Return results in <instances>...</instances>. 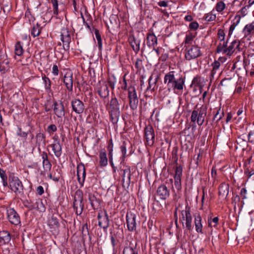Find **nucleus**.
Here are the masks:
<instances>
[{"mask_svg":"<svg viewBox=\"0 0 254 254\" xmlns=\"http://www.w3.org/2000/svg\"><path fill=\"white\" fill-rule=\"evenodd\" d=\"M184 78L180 77L176 79L174 71H170L165 75L164 83L167 85L169 90L172 89L174 92L179 94L183 91L184 85Z\"/></svg>","mask_w":254,"mask_h":254,"instance_id":"1","label":"nucleus"},{"mask_svg":"<svg viewBox=\"0 0 254 254\" xmlns=\"http://www.w3.org/2000/svg\"><path fill=\"white\" fill-rule=\"evenodd\" d=\"M227 44V42L220 43L216 49L217 53L226 55L227 57H230L236 50L240 51V42L239 41L234 40L228 46Z\"/></svg>","mask_w":254,"mask_h":254,"instance_id":"2","label":"nucleus"},{"mask_svg":"<svg viewBox=\"0 0 254 254\" xmlns=\"http://www.w3.org/2000/svg\"><path fill=\"white\" fill-rule=\"evenodd\" d=\"M8 186L10 190L14 193L15 195L21 196L23 194L24 187L22 182L17 177L13 175H9Z\"/></svg>","mask_w":254,"mask_h":254,"instance_id":"3","label":"nucleus"},{"mask_svg":"<svg viewBox=\"0 0 254 254\" xmlns=\"http://www.w3.org/2000/svg\"><path fill=\"white\" fill-rule=\"evenodd\" d=\"M73 207L77 215L81 214L84 207L83 192L77 190L74 194Z\"/></svg>","mask_w":254,"mask_h":254,"instance_id":"4","label":"nucleus"},{"mask_svg":"<svg viewBox=\"0 0 254 254\" xmlns=\"http://www.w3.org/2000/svg\"><path fill=\"white\" fill-rule=\"evenodd\" d=\"M207 113V108L202 106L197 110H193L191 113V122H197L199 126H201L204 122V119Z\"/></svg>","mask_w":254,"mask_h":254,"instance_id":"5","label":"nucleus"},{"mask_svg":"<svg viewBox=\"0 0 254 254\" xmlns=\"http://www.w3.org/2000/svg\"><path fill=\"white\" fill-rule=\"evenodd\" d=\"M185 50V59L188 61H190L196 59L201 55L200 48L196 45L186 46Z\"/></svg>","mask_w":254,"mask_h":254,"instance_id":"6","label":"nucleus"},{"mask_svg":"<svg viewBox=\"0 0 254 254\" xmlns=\"http://www.w3.org/2000/svg\"><path fill=\"white\" fill-rule=\"evenodd\" d=\"M205 84V79L200 76L195 77L191 82L190 89L194 95H199L201 93L203 86Z\"/></svg>","mask_w":254,"mask_h":254,"instance_id":"7","label":"nucleus"},{"mask_svg":"<svg viewBox=\"0 0 254 254\" xmlns=\"http://www.w3.org/2000/svg\"><path fill=\"white\" fill-rule=\"evenodd\" d=\"M182 220L185 221L186 227L188 230H190L192 228V217L190 214V207L188 203L186 205V210L182 211Z\"/></svg>","mask_w":254,"mask_h":254,"instance_id":"8","label":"nucleus"},{"mask_svg":"<svg viewBox=\"0 0 254 254\" xmlns=\"http://www.w3.org/2000/svg\"><path fill=\"white\" fill-rule=\"evenodd\" d=\"M63 81L67 90L71 92L73 89V73L70 69L64 70Z\"/></svg>","mask_w":254,"mask_h":254,"instance_id":"9","label":"nucleus"},{"mask_svg":"<svg viewBox=\"0 0 254 254\" xmlns=\"http://www.w3.org/2000/svg\"><path fill=\"white\" fill-rule=\"evenodd\" d=\"M61 36L64 49L67 50L69 48V44L71 41V32L66 27H64L62 29Z\"/></svg>","mask_w":254,"mask_h":254,"instance_id":"10","label":"nucleus"},{"mask_svg":"<svg viewBox=\"0 0 254 254\" xmlns=\"http://www.w3.org/2000/svg\"><path fill=\"white\" fill-rule=\"evenodd\" d=\"M7 217L12 224L17 225L20 223V216L13 208L7 209Z\"/></svg>","mask_w":254,"mask_h":254,"instance_id":"11","label":"nucleus"},{"mask_svg":"<svg viewBox=\"0 0 254 254\" xmlns=\"http://www.w3.org/2000/svg\"><path fill=\"white\" fill-rule=\"evenodd\" d=\"M144 135L147 144L150 146H152L155 141V133L151 126H148L145 127Z\"/></svg>","mask_w":254,"mask_h":254,"instance_id":"12","label":"nucleus"},{"mask_svg":"<svg viewBox=\"0 0 254 254\" xmlns=\"http://www.w3.org/2000/svg\"><path fill=\"white\" fill-rule=\"evenodd\" d=\"M98 220V225L103 229L104 232H106L109 226L110 221L108 214L106 210H104V215H101V213H98L97 215Z\"/></svg>","mask_w":254,"mask_h":254,"instance_id":"13","label":"nucleus"},{"mask_svg":"<svg viewBox=\"0 0 254 254\" xmlns=\"http://www.w3.org/2000/svg\"><path fill=\"white\" fill-rule=\"evenodd\" d=\"M126 222L128 230L132 232L136 230V215L131 212H127L126 214Z\"/></svg>","mask_w":254,"mask_h":254,"instance_id":"14","label":"nucleus"},{"mask_svg":"<svg viewBox=\"0 0 254 254\" xmlns=\"http://www.w3.org/2000/svg\"><path fill=\"white\" fill-rule=\"evenodd\" d=\"M86 170L83 164L81 163L77 166V180L81 187H83L86 178Z\"/></svg>","mask_w":254,"mask_h":254,"instance_id":"15","label":"nucleus"},{"mask_svg":"<svg viewBox=\"0 0 254 254\" xmlns=\"http://www.w3.org/2000/svg\"><path fill=\"white\" fill-rule=\"evenodd\" d=\"M157 194L161 199L165 200L170 196V190L165 185H161L157 189Z\"/></svg>","mask_w":254,"mask_h":254,"instance_id":"16","label":"nucleus"},{"mask_svg":"<svg viewBox=\"0 0 254 254\" xmlns=\"http://www.w3.org/2000/svg\"><path fill=\"white\" fill-rule=\"evenodd\" d=\"M73 110L77 114L82 113L84 110L83 103L79 100L75 99L71 102Z\"/></svg>","mask_w":254,"mask_h":254,"instance_id":"17","label":"nucleus"},{"mask_svg":"<svg viewBox=\"0 0 254 254\" xmlns=\"http://www.w3.org/2000/svg\"><path fill=\"white\" fill-rule=\"evenodd\" d=\"M51 146L55 156L59 158L62 154V148L60 141L56 140L53 144H51Z\"/></svg>","mask_w":254,"mask_h":254,"instance_id":"18","label":"nucleus"},{"mask_svg":"<svg viewBox=\"0 0 254 254\" xmlns=\"http://www.w3.org/2000/svg\"><path fill=\"white\" fill-rule=\"evenodd\" d=\"M43 167L45 171H50L52 168V164L49 160L47 153L44 151L41 154Z\"/></svg>","mask_w":254,"mask_h":254,"instance_id":"19","label":"nucleus"},{"mask_svg":"<svg viewBox=\"0 0 254 254\" xmlns=\"http://www.w3.org/2000/svg\"><path fill=\"white\" fill-rule=\"evenodd\" d=\"M194 218V225L195 231L198 233H202V219L199 213H196L193 214Z\"/></svg>","mask_w":254,"mask_h":254,"instance_id":"20","label":"nucleus"},{"mask_svg":"<svg viewBox=\"0 0 254 254\" xmlns=\"http://www.w3.org/2000/svg\"><path fill=\"white\" fill-rule=\"evenodd\" d=\"M88 199L91 206L94 210L99 208L100 205V199L97 198L94 194L91 193H89Z\"/></svg>","mask_w":254,"mask_h":254,"instance_id":"21","label":"nucleus"},{"mask_svg":"<svg viewBox=\"0 0 254 254\" xmlns=\"http://www.w3.org/2000/svg\"><path fill=\"white\" fill-rule=\"evenodd\" d=\"M128 41L134 52L138 53L140 50V41L135 39L133 35H130L128 38Z\"/></svg>","mask_w":254,"mask_h":254,"instance_id":"22","label":"nucleus"},{"mask_svg":"<svg viewBox=\"0 0 254 254\" xmlns=\"http://www.w3.org/2000/svg\"><path fill=\"white\" fill-rule=\"evenodd\" d=\"M99 156L100 158V166L102 167L106 166L108 164V158L106 151L105 149H102L100 150Z\"/></svg>","mask_w":254,"mask_h":254,"instance_id":"23","label":"nucleus"},{"mask_svg":"<svg viewBox=\"0 0 254 254\" xmlns=\"http://www.w3.org/2000/svg\"><path fill=\"white\" fill-rule=\"evenodd\" d=\"M146 40L149 47L155 48L157 45V38L153 33L148 34Z\"/></svg>","mask_w":254,"mask_h":254,"instance_id":"24","label":"nucleus"},{"mask_svg":"<svg viewBox=\"0 0 254 254\" xmlns=\"http://www.w3.org/2000/svg\"><path fill=\"white\" fill-rule=\"evenodd\" d=\"M243 32L245 37H251L254 33V21L247 24L245 26Z\"/></svg>","mask_w":254,"mask_h":254,"instance_id":"25","label":"nucleus"},{"mask_svg":"<svg viewBox=\"0 0 254 254\" xmlns=\"http://www.w3.org/2000/svg\"><path fill=\"white\" fill-rule=\"evenodd\" d=\"M136 245V243L134 246L130 244L128 246L125 247L123 250V254H138Z\"/></svg>","mask_w":254,"mask_h":254,"instance_id":"26","label":"nucleus"},{"mask_svg":"<svg viewBox=\"0 0 254 254\" xmlns=\"http://www.w3.org/2000/svg\"><path fill=\"white\" fill-rule=\"evenodd\" d=\"M10 234L6 231L0 232V245H5L10 241Z\"/></svg>","mask_w":254,"mask_h":254,"instance_id":"27","label":"nucleus"},{"mask_svg":"<svg viewBox=\"0 0 254 254\" xmlns=\"http://www.w3.org/2000/svg\"><path fill=\"white\" fill-rule=\"evenodd\" d=\"M54 112L57 116L61 118L64 115V106L62 104L54 103Z\"/></svg>","mask_w":254,"mask_h":254,"instance_id":"28","label":"nucleus"},{"mask_svg":"<svg viewBox=\"0 0 254 254\" xmlns=\"http://www.w3.org/2000/svg\"><path fill=\"white\" fill-rule=\"evenodd\" d=\"M229 191V186L226 184H222L219 188V195L223 197H226Z\"/></svg>","mask_w":254,"mask_h":254,"instance_id":"29","label":"nucleus"},{"mask_svg":"<svg viewBox=\"0 0 254 254\" xmlns=\"http://www.w3.org/2000/svg\"><path fill=\"white\" fill-rule=\"evenodd\" d=\"M110 114L111 121L113 124H116L118 122L120 115V110H111Z\"/></svg>","mask_w":254,"mask_h":254,"instance_id":"30","label":"nucleus"},{"mask_svg":"<svg viewBox=\"0 0 254 254\" xmlns=\"http://www.w3.org/2000/svg\"><path fill=\"white\" fill-rule=\"evenodd\" d=\"M45 138H46L45 135L42 132H39L36 134V143L38 146L39 150H40V145H42L45 146L46 145Z\"/></svg>","mask_w":254,"mask_h":254,"instance_id":"31","label":"nucleus"},{"mask_svg":"<svg viewBox=\"0 0 254 254\" xmlns=\"http://www.w3.org/2000/svg\"><path fill=\"white\" fill-rule=\"evenodd\" d=\"M129 145H131L129 142L127 141H124L122 144L121 145L120 149L122 153V159L123 161H124L127 156V147Z\"/></svg>","mask_w":254,"mask_h":254,"instance_id":"32","label":"nucleus"},{"mask_svg":"<svg viewBox=\"0 0 254 254\" xmlns=\"http://www.w3.org/2000/svg\"><path fill=\"white\" fill-rule=\"evenodd\" d=\"M123 174L122 175V182L124 184L125 180V177L127 176V184L128 185H129L130 182V177H131V172H130V167L129 166H126V168L125 169L123 170Z\"/></svg>","mask_w":254,"mask_h":254,"instance_id":"33","label":"nucleus"},{"mask_svg":"<svg viewBox=\"0 0 254 254\" xmlns=\"http://www.w3.org/2000/svg\"><path fill=\"white\" fill-rule=\"evenodd\" d=\"M129 100V105L132 110H135L138 106V99L137 96H128Z\"/></svg>","mask_w":254,"mask_h":254,"instance_id":"34","label":"nucleus"},{"mask_svg":"<svg viewBox=\"0 0 254 254\" xmlns=\"http://www.w3.org/2000/svg\"><path fill=\"white\" fill-rule=\"evenodd\" d=\"M42 79L44 84L45 89L49 92L51 91V81L50 79L46 76L45 74L42 75Z\"/></svg>","mask_w":254,"mask_h":254,"instance_id":"35","label":"nucleus"},{"mask_svg":"<svg viewBox=\"0 0 254 254\" xmlns=\"http://www.w3.org/2000/svg\"><path fill=\"white\" fill-rule=\"evenodd\" d=\"M24 50L23 49L22 44L20 42H17L15 44L14 53L17 56H21L23 53Z\"/></svg>","mask_w":254,"mask_h":254,"instance_id":"36","label":"nucleus"},{"mask_svg":"<svg viewBox=\"0 0 254 254\" xmlns=\"http://www.w3.org/2000/svg\"><path fill=\"white\" fill-rule=\"evenodd\" d=\"M35 209L40 212H44L46 211V208L45 203L42 200L37 201L35 204Z\"/></svg>","mask_w":254,"mask_h":254,"instance_id":"37","label":"nucleus"},{"mask_svg":"<svg viewBox=\"0 0 254 254\" xmlns=\"http://www.w3.org/2000/svg\"><path fill=\"white\" fill-rule=\"evenodd\" d=\"M41 30V27L40 25L38 23H37L36 25L33 26L31 30V34L33 37H37L40 35Z\"/></svg>","mask_w":254,"mask_h":254,"instance_id":"38","label":"nucleus"},{"mask_svg":"<svg viewBox=\"0 0 254 254\" xmlns=\"http://www.w3.org/2000/svg\"><path fill=\"white\" fill-rule=\"evenodd\" d=\"M99 95H109V89L107 84L102 85L98 90Z\"/></svg>","mask_w":254,"mask_h":254,"instance_id":"39","label":"nucleus"},{"mask_svg":"<svg viewBox=\"0 0 254 254\" xmlns=\"http://www.w3.org/2000/svg\"><path fill=\"white\" fill-rule=\"evenodd\" d=\"M49 225L51 228H56L59 227V220L56 217L52 216L49 220Z\"/></svg>","mask_w":254,"mask_h":254,"instance_id":"40","label":"nucleus"},{"mask_svg":"<svg viewBox=\"0 0 254 254\" xmlns=\"http://www.w3.org/2000/svg\"><path fill=\"white\" fill-rule=\"evenodd\" d=\"M240 21V17L236 18L234 20V22L231 24V25L230 26V28H229V33H228V35L229 36H230L232 34L234 30L235 29L236 26L239 23Z\"/></svg>","mask_w":254,"mask_h":254,"instance_id":"41","label":"nucleus"},{"mask_svg":"<svg viewBox=\"0 0 254 254\" xmlns=\"http://www.w3.org/2000/svg\"><path fill=\"white\" fill-rule=\"evenodd\" d=\"M226 7L225 3L223 1H218L215 5V8L218 12H222Z\"/></svg>","mask_w":254,"mask_h":254,"instance_id":"42","label":"nucleus"},{"mask_svg":"<svg viewBox=\"0 0 254 254\" xmlns=\"http://www.w3.org/2000/svg\"><path fill=\"white\" fill-rule=\"evenodd\" d=\"M183 173V167L181 166L176 167L175 171L174 179H181Z\"/></svg>","mask_w":254,"mask_h":254,"instance_id":"43","label":"nucleus"},{"mask_svg":"<svg viewBox=\"0 0 254 254\" xmlns=\"http://www.w3.org/2000/svg\"><path fill=\"white\" fill-rule=\"evenodd\" d=\"M111 110H119V104L116 98H112L110 101Z\"/></svg>","mask_w":254,"mask_h":254,"instance_id":"44","label":"nucleus"},{"mask_svg":"<svg viewBox=\"0 0 254 254\" xmlns=\"http://www.w3.org/2000/svg\"><path fill=\"white\" fill-rule=\"evenodd\" d=\"M158 78V76L156 74H152L150 76L149 80H148V83H149L150 87H151L152 85L156 84Z\"/></svg>","mask_w":254,"mask_h":254,"instance_id":"45","label":"nucleus"},{"mask_svg":"<svg viewBox=\"0 0 254 254\" xmlns=\"http://www.w3.org/2000/svg\"><path fill=\"white\" fill-rule=\"evenodd\" d=\"M0 177L2 180L3 186L4 187L8 186L7 177L4 170L0 171Z\"/></svg>","mask_w":254,"mask_h":254,"instance_id":"46","label":"nucleus"},{"mask_svg":"<svg viewBox=\"0 0 254 254\" xmlns=\"http://www.w3.org/2000/svg\"><path fill=\"white\" fill-rule=\"evenodd\" d=\"M95 35L97 41L98 48L100 50H101L102 47V39L99 32L97 29H96L95 31Z\"/></svg>","mask_w":254,"mask_h":254,"instance_id":"47","label":"nucleus"},{"mask_svg":"<svg viewBox=\"0 0 254 254\" xmlns=\"http://www.w3.org/2000/svg\"><path fill=\"white\" fill-rule=\"evenodd\" d=\"M212 70L211 72V75L213 76V75L216 73V71L219 69L220 66V63L219 61H215L212 64Z\"/></svg>","mask_w":254,"mask_h":254,"instance_id":"48","label":"nucleus"},{"mask_svg":"<svg viewBox=\"0 0 254 254\" xmlns=\"http://www.w3.org/2000/svg\"><path fill=\"white\" fill-rule=\"evenodd\" d=\"M194 38V35L191 33L187 34L186 36V38H185V44H191L193 41Z\"/></svg>","mask_w":254,"mask_h":254,"instance_id":"49","label":"nucleus"},{"mask_svg":"<svg viewBox=\"0 0 254 254\" xmlns=\"http://www.w3.org/2000/svg\"><path fill=\"white\" fill-rule=\"evenodd\" d=\"M24 206L27 208L29 210H32L33 209H35V205L33 204L31 202L29 201L28 200H25L23 202Z\"/></svg>","mask_w":254,"mask_h":254,"instance_id":"50","label":"nucleus"},{"mask_svg":"<svg viewBox=\"0 0 254 254\" xmlns=\"http://www.w3.org/2000/svg\"><path fill=\"white\" fill-rule=\"evenodd\" d=\"M113 142L112 139H110L108 141L107 150L109 153V156H113Z\"/></svg>","mask_w":254,"mask_h":254,"instance_id":"51","label":"nucleus"},{"mask_svg":"<svg viewBox=\"0 0 254 254\" xmlns=\"http://www.w3.org/2000/svg\"><path fill=\"white\" fill-rule=\"evenodd\" d=\"M220 109L217 110L216 112H214V116L213 118V121H216V122H218L219 120L221 119L222 116H223V113L222 112L221 114L219 113Z\"/></svg>","mask_w":254,"mask_h":254,"instance_id":"52","label":"nucleus"},{"mask_svg":"<svg viewBox=\"0 0 254 254\" xmlns=\"http://www.w3.org/2000/svg\"><path fill=\"white\" fill-rule=\"evenodd\" d=\"M53 6V13L54 15H57L59 13L58 11V0H51Z\"/></svg>","mask_w":254,"mask_h":254,"instance_id":"53","label":"nucleus"},{"mask_svg":"<svg viewBox=\"0 0 254 254\" xmlns=\"http://www.w3.org/2000/svg\"><path fill=\"white\" fill-rule=\"evenodd\" d=\"M217 37L220 41H223V42H224V41L225 37V33L224 30L222 29H218L217 32Z\"/></svg>","mask_w":254,"mask_h":254,"instance_id":"54","label":"nucleus"},{"mask_svg":"<svg viewBox=\"0 0 254 254\" xmlns=\"http://www.w3.org/2000/svg\"><path fill=\"white\" fill-rule=\"evenodd\" d=\"M174 185L176 189L178 191L182 190L181 179H174Z\"/></svg>","mask_w":254,"mask_h":254,"instance_id":"55","label":"nucleus"},{"mask_svg":"<svg viewBox=\"0 0 254 254\" xmlns=\"http://www.w3.org/2000/svg\"><path fill=\"white\" fill-rule=\"evenodd\" d=\"M219 218L218 217H215L213 218L212 221H210L208 219V226L209 227H216L218 224Z\"/></svg>","mask_w":254,"mask_h":254,"instance_id":"56","label":"nucleus"},{"mask_svg":"<svg viewBox=\"0 0 254 254\" xmlns=\"http://www.w3.org/2000/svg\"><path fill=\"white\" fill-rule=\"evenodd\" d=\"M108 82L110 85V89L113 90L116 83V79L115 77L113 76L112 77L109 78Z\"/></svg>","mask_w":254,"mask_h":254,"instance_id":"57","label":"nucleus"},{"mask_svg":"<svg viewBox=\"0 0 254 254\" xmlns=\"http://www.w3.org/2000/svg\"><path fill=\"white\" fill-rule=\"evenodd\" d=\"M110 239H111V244H112V246L113 247V251H117L115 249V247L117 245L116 242V240H115V238L114 235H113V233L112 231L110 232Z\"/></svg>","mask_w":254,"mask_h":254,"instance_id":"58","label":"nucleus"},{"mask_svg":"<svg viewBox=\"0 0 254 254\" xmlns=\"http://www.w3.org/2000/svg\"><path fill=\"white\" fill-rule=\"evenodd\" d=\"M57 130V127L55 125L52 124L48 126L47 128L48 132L51 134L54 132L56 131Z\"/></svg>","mask_w":254,"mask_h":254,"instance_id":"59","label":"nucleus"},{"mask_svg":"<svg viewBox=\"0 0 254 254\" xmlns=\"http://www.w3.org/2000/svg\"><path fill=\"white\" fill-rule=\"evenodd\" d=\"M199 26L198 23L196 21H193L190 24L189 28L192 30H196Z\"/></svg>","mask_w":254,"mask_h":254,"instance_id":"60","label":"nucleus"},{"mask_svg":"<svg viewBox=\"0 0 254 254\" xmlns=\"http://www.w3.org/2000/svg\"><path fill=\"white\" fill-rule=\"evenodd\" d=\"M135 66L138 69H141L142 67V61L139 59H137L135 63Z\"/></svg>","mask_w":254,"mask_h":254,"instance_id":"61","label":"nucleus"},{"mask_svg":"<svg viewBox=\"0 0 254 254\" xmlns=\"http://www.w3.org/2000/svg\"><path fill=\"white\" fill-rule=\"evenodd\" d=\"M128 95H136V92L134 87L129 86L127 89Z\"/></svg>","mask_w":254,"mask_h":254,"instance_id":"62","label":"nucleus"},{"mask_svg":"<svg viewBox=\"0 0 254 254\" xmlns=\"http://www.w3.org/2000/svg\"><path fill=\"white\" fill-rule=\"evenodd\" d=\"M52 73L55 76H58L59 75V71L58 67L56 64H54L53 66Z\"/></svg>","mask_w":254,"mask_h":254,"instance_id":"63","label":"nucleus"},{"mask_svg":"<svg viewBox=\"0 0 254 254\" xmlns=\"http://www.w3.org/2000/svg\"><path fill=\"white\" fill-rule=\"evenodd\" d=\"M36 192L39 195H42L44 192L43 187L41 186H38L36 189Z\"/></svg>","mask_w":254,"mask_h":254,"instance_id":"64","label":"nucleus"}]
</instances>
